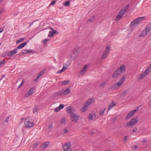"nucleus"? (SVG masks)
<instances>
[{
    "mask_svg": "<svg viewBox=\"0 0 151 151\" xmlns=\"http://www.w3.org/2000/svg\"><path fill=\"white\" fill-rule=\"evenodd\" d=\"M140 106H139L138 107L136 108L135 109H134V110L132 111V112H133V113L134 114L136 111H137L139 110V107Z\"/></svg>",
    "mask_w": 151,
    "mask_h": 151,
    "instance_id": "obj_38",
    "label": "nucleus"
},
{
    "mask_svg": "<svg viewBox=\"0 0 151 151\" xmlns=\"http://www.w3.org/2000/svg\"><path fill=\"white\" fill-rule=\"evenodd\" d=\"M89 104L86 102L83 107L81 109V111L82 112H84L88 108Z\"/></svg>",
    "mask_w": 151,
    "mask_h": 151,
    "instance_id": "obj_17",
    "label": "nucleus"
},
{
    "mask_svg": "<svg viewBox=\"0 0 151 151\" xmlns=\"http://www.w3.org/2000/svg\"><path fill=\"white\" fill-rule=\"evenodd\" d=\"M45 73V70H43L39 74V75H40V76L42 75V74H44Z\"/></svg>",
    "mask_w": 151,
    "mask_h": 151,
    "instance_id": "obj_47",
    "label": "nucleus"
},
{
    "mask_svg": "<svg viewBox=\"0 0 151 151\" xmlns=\"http://www.w3.org/2000/svg\"><path fill=\"white\" fill-rule=\"evenodd\" d=\"M138 117H136L135 118L132 119L129 122H127L125 127L127 128L129 127H132L138 121Z\"/></svg>",
    "mask_w": 151,
    "mask_h": 151,
    "instance_id": "obj_4",
    "label": "nucleus"
},
{
    "mask_svg": "<svg viewBox=\"0 0 151 151\" xmlns=\"http://www.w3.org/2000/svg\"><path fill=\"white\" fill-rule=\"evenodd\" d=\"M134 114V113L132 111H130L127 115L125 117L126 119H129Z\"/></svg>",
    "mask_w": 151,
    "mask_h": 151,
    "instance_id": "obj_21",
    "label": "nucleus"
},
{
    "mask_svg": "<svg viewBox=\"0 0 151 151\" xmlns=\"http://www.w3.org/2000/svg\"><path fill=\"white\" fill-rule=\"evenodd\" d=\"M115 105V104L113 103V101L110 104L108 109V110H109L111 109Z\"/></svg>",
    "mask_w": 151,
    "mask_h": 151,
    "instance_id": "obj_26",
    "label": "nucleus"
},
{
    "mask_svg": "<svg viewBox=\"0 0 151 151\" xmlns=\"http://www.w3.org/2000/svg\"><path fill=\"white\" fill-rule=\"evenodd\" d=\"M144 17H140L134 19L132 21L130 24V26L133 27L138 24L140 21L144 20Z\"/></svg>",
    "mask_w": 151,
    "mask_h": 151,
    "instance_id": "obj_5",
    "label": "nucleus"
},
{
    "mask_svg": "<svg viewBox=\"0 0 151 151\" xmlns=\"http://www.w3.org/2000/svg\"><path fill=\"white\" fill-rule=\"evenodd\" d=\"M40 77V75H39L38 74L36 77V78L35 79V81L37 82V81L38 79Z\"/></svg>",
    "mask_w": 151,
    "mask_h": 151,
    "instance_id": "obj_43",
    "label": "nucleus"
},
{
    "mask_svg": "<svg viewBox=\"0 0 151 151\" xmlns=\"http://www.w3.org/2000/svg\"><path fill=\"white\" fill-rule=\"evenodd\" d=\"M31 25H31V24H30L29 25V27H31Z\"/></svg>",
    "mask_w": 151,
    "mask_h": 151,
    "instance_id": "obj_64",
    "label": "nucleus"
},
{
    "mask_svg": "<svg viewBox=\"0 0 151 151\" xmlns=\"http://www.w3.org/2000/svg\"><path fill=\"white\" fill-rule=\"evenodd\" d=\"M49 39H45L43 40L42 41V43L44 44L45 45L47 42L48 41Z\"/></svg>",
    "mask_w": 151,
    "mask_h": 151,
    "instance_id": "obj_33",
    "label": "nucleus"
},
{
    "mask_svg": "<svg viewBox=\"0 0 151 151\" xmlns=\"http://www.w3.org/2000/svg\"><path fill=\"white\" fill-rule=\"evenodd\" d=\"M56 3V1H53L50 3V5L52 6L54 5Z\"/></svg>",
    "mask_w": 151,
    "mask_h": 151,
    "instance_id": "obj_46",
    "label": "nucleus"
},
{
    "mask_svg": "<svg viewBox=\"0 0 151 151\" xmlns=\"http://www.w3.org/2000/svg\"><path fill=\"white\" fill-rule=\"evenodd\" d=\"M95 19V16H93L90 18L89 19L87 20V22L88 21L90 22H92Z\"/></svg>",
    "mask_w": 151,
    "mask_h": 151,
    "instance_id": "obj_27",
    "label": "nucleus"
},
{
    "mask_svg": "<svg viewBox=\"0 0 151 151\" xmlns=\"http://www.w3.org/2000/svg\"><path fill=\"white\" fill-rule=\"evenodd\" d=\"M24 38H20L17 41H16V44H18V43L22 42L24 41Z\"/></svg>",
    "mask_w": 151,
    "mask_h": 151,
    "instance_id": "obj_28",
    "label": "nucleus"
},
{
    "mask_svg": "<svg viewBox=\"0 0 151 151\" xmlns=\"http://www.w3.org/2000/svg\"><path fill=\"white\" fill-rule=\"evenodd\" d=\"M9 117L8 116L6 119L4 121V122L5 123L8 122H9Z\"/></svg>",
    "mask_w": 151,
    "mask_h": 151,
    "instance_id": "obj_48",
    "label": "nucleus"
},
{
    "mask_svg": "<svg viewBox=\"0 0 151 151\" xmlns=\"http://www.w3.org/2000/svg\"><path fill=\"white\" fill-rule=\"evenodd\" d=\"M71 144L70 142L65 143L63 145V151H72V149L70 148Z\"/></svg>",
    "mask_w": 151,
    "mask_h": 151,
    "instance_id": "obj_10",
    "label": "nucleus"
},
{
    "mask_svg": "<svg viewBox=\"0 0 151 151\" xmlns=\"http://www.w3.org/2000/svg\"><path fill=\"white\" fill-rule=\"evenodd\" d=\"M24 80H23L22 81L21 84L19 85V86L18 88H19L20 87H21L24 84Z\"/></svg>",
    "mask_w": 151,
    "mask_h": 151,
    "instance_id": "obj_42",
    "label": "nucleus"
},
{
    "mask_svg": "<svg viewBox=\"0 0 151 151\" xmlns=\"http://www.w3.org/2000/svg\"><path fill=\"white\" fill-rule=\"evenodd\" d=\"M58 33V32L57 31L54 30H52L51 31H50L49 32V34L48 35V37H51L53 36L54 34H57Z\"/></svg>",
    "mask_w": 151,
    "mask_h": 151,
    "instance_id": "obj_16",
    "label": "nucleus"
},
{
    "mask_svg": "<svg viewBox=\"0 0 151 151\" xmlns=\"http://www.w3.org/2000/svg\"><path fill=\"white\" fill-rule=\"evenodd\" d=\"M4 10V9L3 8H1L0 9V14H1Z\"/></svg>",
    "mask_w": 151,
    "mask_h": 151,
    "instance_id": "obj_52",
    "label": "nucleus"
},
{
    "mask_svg": "<svg viewBox=\"0 0 151 151\" xmlns=\"http://www.w3.org/2000/svg\"><path fill=\"white\" fill-rule=\"evenodd\" d=\"M32 94V93H30V92L29 91L26 93L25 95V96L26 97H28L29 96L31 95Z\"/></svg>",
    "mask_w": 151,
    "mask_h": 151,
    "instance_id": "obj_34",
    "label": "nucleus"
},
{
    "mask_svg": "<svg viewBox=\"0 0 151 151\" xmlns=\"http://www.w3.org/2000/svg\"><path fill=\"white\" fill-rule=\"evenodd\" d=\"M96 132H97V131H96V130H94V132H93V133H96Z\"/></svg>",
    "mask_w": 151,
    "mask_h": 151,
    "instance_id": "obj_62",
    "label": "nucleus"
},
{
    "mask_svg": "<svg viewBox=\"0 0 151 151\" xmlns=\"http://www.w3.org/2000/svg\"><path fill=\"white\" fill-rule=\"evenodd\" d=\"M127 94V92L126 91H124L122 92L121 94V96H125Z\"/></svg>",
    "mask_w": 151,
    "mask_h": 151,
    "instance_id": "obj_39",
    "label": "nucleus"
},
{
    "mask_svg": "<svg viewBox=\"0 0 151 151\" xmlns=\"http://www.w3.org/2000/svg\"><path fill=\"white\" fill-rule=\"evenodd\" d=\"M33 23V22H32L31 24H30L32 25V24Z\"/></svg>",
    "mask_w": 151,
    "mask_h": 151,
    "instance_id": "obj_63",
    "label": "nucleus"
},
{
    "mask_svg": "<svg viewBox=\"0 0 151 151\" xmlns=\"http://www.w3.org/2000/svg\"><path fill=\"white\" fill-rule=\"evenodd\" d=\"M3 30V29L2 28H0V33L2 32Z\"/></svg>",
    "mask_w": 151,
    "mask_h": 151,
    "instance_id": "obj_60",
    "label": "nucleus"
},
{
    "mask_svg": "<svg viewBox=\"0 0 151 151\" xmlns=\"http://www.w3.org/2000/svg\"><path fill=\"white\" fill-rule=\"evenodd\" d=\"M67 112L68 113L70 114V115L74 113L76 111L75 109H73L71 106H68L67 108Z\"/></svg>",
    "mask_w": 151,
    "mask_h": 151,
    "instance_id": "obj_13",
    "label": "nucleus"
},
{
    "mask_svg": "<svg viewBox=\"0 0 151 151\" xmlns=\"http://www.w3.org/2000/svg\"><path fill=\"white\" fill-rule=\"evenodd\" d=\"M95 117V115L93 114H90L89 115L88 119L90 120L93 119Z\"/></svg>",
    "mask_w": 151,
    "mask_h": 151,
    "instance_id": "obj_24",
    "label": "nucleus"
},
{
    "mask_svg": "<svg viewBox=\"0 0 151 151\" xmlns=\"http://www.w3.org/2000/svg\"><path fill=\"white\" fill-rule=\"evenodd\" d=\"M71 92V90L68 88L65 89H63L60 91L55 93L54 94L55 97L58 96L60 95H65L70 93Z\"/></svg>",
    "mask_w": 151,
    "mask_h": 151,
    "instance_id": "obj_3",
    "label": "nucleus"
},
{
    "mask_svg": "<svg viewBox=\"0 0 151 151\" xmlns=\"http://www.w3.org/2000/svg\"><path fill=\"white\" fill-rule=\"evenodd\" d=\"M24 124L26 127L28 128H30L33 127L34 125V123L30 121L28 118L25 119Z\"/></svg>",
    "mask_w": 151,
    "mask_h": 151,
    "instance_id": "obj_8",
    "label": "nucleus"
},
{
    "mask_svg": "<svg viewBox=\"0 0 151 151\" xmlns=\"http://www.w3.org/2000/svg\"><path fill=\"white\" fill-rule=\"evenodd\" d=\"M5 62H6L5 61H1L0 62V64L2 65V64H4V63H5Z\"/></svg>",
    "mask_w": 151,
    "mask_h": 151,
    "instance_id": "obj_54",
    "label": "nucleus"
},
{
    "mask_svg": "<svg viewBox=\"0 0 151 151\" xmlns=\"http://www.w3.org/2000/svg\"><path fill=\"white\" fill-rule=\"evenodd\" d=\"M6 54L5 53L4 54H2V57H5L6 56Z\"/></svg>",
    "mask_w": 151,
    "mask_h": 151,
    "instance_id": "obj_59",
    "label": "nucleus"
},
{
    "mask_svg": "<svg viewBox=\"0 0 151 151\" xmlns=\"http://www.w3.org/2000/svg\"><path fill=\"white\" fill-rule=\"evenodd\" d=\"M95 101V100L94 99H89L87 102H86V103H87V104H89V105L92 103H93Z\"/></svg>",
    "mask_w": 151,
    "mask_h": 151,
    "instance_id": "obj_22",
    "label": "nucleus"
},
{
    "mask_svg": "<svg viewBox=\"0 0 151 151\" xmlns=\"http://www.w3.org/2000/svg\"><path fill=\"white\" fill-rule=\"evenodd\" d=\"M64 71L62 69H61V70L58 71L57 73H62Z\"/></svg>",
    "mask_w": 151,
    "mask_h": 151,
    "instance_id": "obj_51",
    "label": "nucleus"
},
{
    "mask_svg": "<svg viewBox=\"0 0 151 151\" xmlns=\"http://www.w3.org/2000/svg\"><path fill=\"white\" fill-rule=\"evenodd\" d=\"M105 109H102L100 111V113H99L100 115H102L104 114V111L105 110Z\"/></svg>",
    "mask_w": 151,
    "mask_h": 151,
    "instance_id": "obj_37",
    "label": "nucleus"
},
{
    "mask_svg": "<svg viewBox=\"0 0 151 151\" xmlns=\"http://www.w3.org/2000/svg\"><path fill=\"white\" fill-rule=\"evenodd\" d=\"M53 124L52 123H50L49 124V127L50 128H51L53 127Z\"/></svg>",
    "mask_w": 151,
    "mask_h": 151,
    "instance_id": "obj_53",
    "label": "nucleus"
},
{
    "mask_svg": "<svg viewBox=\"0 0 151 151\" xmlns=\"http://www.w3.org/2000/svg\"><path fill=\"white\" fill-rule=\"evenodd\" d=\"M70 118L72 122H77L79 119V116L75 114H71L70 115Z\"/></svg>",
    "mask_w": 151,
    "mask_h": 151,
    "instance_id": "obj_9",
    "label": "nucleus"
},
{
    "mask_svg": "<svg viewBox=\"0 0 151 151\" xmlns=\"http://www.w3.org/2000/svg\"><path fill=\"white\" fill-rule=\"evenodd\" d=\"M107 56H108V55H107L105 53H104L101 57L102 58V59H104Z\"/></svg>",
    "mask_w": 151,
    "mask_h": 151,
    "instance_id": "obj_41",
    "label": "nucleus"
},
{
    "mask_svg": "<svg viewBox=\"0 0 151 151\" xmlns=\"http://www.w3.org/2000/svg\"><path fill=\"white\" fill-rule=\"evenodd\" d=\"M5 76V75H3L2 76V78H4Z\"/></svg>",
    "mask_w": 151,
    "mask_h": 151,
    "instance_id": "obj_61",
    "label": "nucleus"
},
{
    "mask_svg": "<svg viewBox=\"0 0 151 151\" xmlns=\"http://www.w3.org/2000/svg\"><path fill=\"white\" fill-rule=\"evenodd\" d=\"M117 70L122 73L125 72V67L124 65H122L120 68Z\"/></svg>",
    "mask_w": 151,
    "mask_h": 151,
    "instance_id": "obj_14",
    "label": "nucleus"
},
{
    "mask_svg": "<svg viewBox=\"0 0 151 151\" xmlns=\"http://www.w3.org/2000/svg\"><path fill=\"white\" fill-rule=\"evenodd\" d=\"M127 137L128 136H125L123 139V141L125 143H126L127 141Z\"/></svg>",
    "mask_w": 151,
    "mask_h": 151,
    "instance_id": "obj_35",
    "label": "nucleus"
},
{
    "mask_svg": "<svg viewBox=\"0 0 151 151\" xmlns=\"http://www.w3.org/2000/svg\"><path fill=\"white\" fill-rule=\"evenodd\" d=\"M151 69V64L149 66L146 70L142 74L140 75L139 78L140 79H142L147 76L150 72Z\"/></svg>",
    "mask_w": 151,
    "mask_h": 151,
    "instance_id": "obj_6",
    "label": "nucleus"
},
{
    "mask_svg": "<svg viewBox=\"0 0 151 151\" xmlns=\"http://www.w3.org/2000/svg\"><path fill=\"white\" fill-rule=\"evenodd\" d=\"M129 7V5L128 4L127 5L121 10L116 17L115 19L116 21H118L122 18L126 12L127 10L128 9Z\"/></svg>",
    "mask_w": 151,
    "mask_h": 151,
    "instance_id": "obj_1",
    "label": "nucleus"
},
{
    "mask_svg": "<svg viewBox=\"0 0 151 151\" xmlns=\"http://www.w3.org/2000/svg\"><path fill=\"white\" fill-rule=\"evenodd\" d=\"M69 81H64L62 82V83L64 85H66L69 83Z\"/></svg>",
    "mask_w": 151,
    "mask_h": 151,
    "instance_id": "obj_32",
    "label": "nucleus"
},
{
    "mask_svg": "<svg viewBox=\"0 0 151 151\" xmlns=\"http://www.w3.org/2000/svg\"><path fill=\"white\" fill-rule=\"evenodd\" d=\"M66 68L67 67H65L64 65H63V68H62V69L64 71L66 69Z\"/></svg>",
    "mask_w": 151,
    "mask_h": 151,
    "instance_id": "obj_55",
    "label": "nucleus"
},
{
    "mask_svg": "<svg viewBox=\"0 0 151 151\" xmlns=\"http://www.w3.org/2000/svg\"><path fill=\"white\" fill-rule=\"evenodd\" d=\"M17 52V50L15 49L14 50L11 51L9 52H6L5 54H6L8 57H11L16 54Z\"/></svg>",
    "mask_w": 151,
    "mask_h": 151,
    "instance_id": "obj_12",
    "label": "nucleus"
},
{
    "mask_svg": "<svg viewBox=\"0 0 151 151\" xmlns=\"http://www.w3.org/2000/svg\"><path fill=\"white\" fill-rule=\"evenodd\" d=\"M64 104H61L58 107H59V108L61 110V109H62L63 108H64Z\"/></svg>",
    "mask_w": 151,
    "mask_h": 151,
    "instance_id": "obj_44",
    "label": "nucleus"
},
{
    "mask_svg": "<svg viewBox=\"0 0 151 151\" xmlns=\"http://www.w3.org/2000/svg\"><path fill=\"white\" fill-rule=\"evenodd\" d=\"M125 77L124 76L122 77L116 83H115L113 86V88H118V87L120 86L123 83Z\"/></svg>",
    "mask_w": 151,
    "mask_h": 151,
    "instance_id": "obj_7",
    "label": "nucleus"
},
{
    "mask_svg": "<svg viewBox=\"0 0 151 151\" xmlns=\"http://www.w3.org/2000/svg\"><path fill=\"white\" fill-rule=\"evenodd\" d=\"M39 109L38 106L37 105H35L34 108L33 109V112L34 113L37 112Z\"/></svg>",
    "mask_w": 151,
    "mask_h": 151,
    "instance_id": "obj_25",
    "label": "nucleus"
},
{
    "mask_svg": "<svg viewBox=\"0 0 151 151\" xmlns=\"http://www.w3.org/2000/svg\"><path fill=\"white\" fill-rule=\"evenodd\" d=\"M33 51V50L31 49H29V50H27V53H30L31 52H32Z\"/></svg>",
    "mask_w": 151,
    "mask_h": 151,
    "instance_id": "obj_49",
    "label": "nucleus"
},
{
    "mask_svg": "<svg viewBox=\"0 0 151 151\" xmlns=\"http://www.w3.org/2000/svg\"><path fill=\"white\" fill-rule=\"evenodd\" d=\"M87 68V65H85L81 71L80 72L79 74L81 75L85 73L86 72Z\"/></svg>",
    "mask_w": 151,
    "mask_h": 151,
    "instance_id": "obj_18",
    "label": "nucleus"
},
{
    "mask_svg": "<svg viewBox=\"0 0 151 151\" xmlns=\"http://www.w3.org/2000/svg\"><path fill=\"white\" fill-rule=\"evenodd\" d=\"M121 74V73L117 70L113 74L112 77L113 78H116L119 76Z\"/></svg>",
    "mask_w": 151,
    "mask_h": 151,
    "instance_id": "obj_19",
    "label": "nucleus"
},
{
    "mask_svg": "<svg viewBox=\"0 0 151 151\" xmlns=\"http://www.w3.org/2000/svg\"><path fill=\"white\" fill-rule=\"evenodd\" d=\"M60 110V109L59 108V107H57L55 109V111L56 112H58Z\"/></svg>",
    "mask_w": 151,
    "mask_h": 151,
    "instance_id": "obj_40",
    "label": "nucleus"
},
{
    "mask_svg": "<svg viewBox=\"0 0 151 151\" xmlns=\"http://www.w3.org/2000/svg\"><path fill=\"white\" fill-rule=\"evenodd\" d=\"M105 83H106L105 82H103L100 85V86H99L100 87H103L104 86Z\"/></svg>",
    "mask_w": 151,
    "mask_h": 151,
    "instance_id": "obj_45",
    "label": "nucleus"
},
{
    "mask_svg": "<svg viewBox=\"0 0 151 151\" xmlns=\"http://www.w3.org/2000/svg\"><path fill=\"white\" fill-rule=\"evenodd\" d=\"M151 30V22L148 24L145 29L143 30L139 35V37L145 36L149 33L150 31Z\"/></svg>",
    "mask_w": 151,
    "mask_h": 151,
    "instance_id": "obj_2",
    "label": "nucleus"
},
{
    "mask_svg": "<svg viewBox=\"0 0 151 151\" xmlns=\"http://www.w3.org/2000/svg\"><path fill=\"white\" fill-rule=\"evenodd\" d=\"M28 42V41H26L22 43L21 45L18 46L17 48H16V49H17V50H18V49H20L23 48L27 45Z\"/></svg>",
    "mask_w": 151,
    "mask_h": 151,
    "instance_id": "obj_15",
    "label": "nucleus"
},
{
    "mask_svg": "<svg viewBox=\"0 0 151 151\" xmlns=\"http://www.w3.org/2000/svg\"><path fill=\"white\" fill-rule=\"evenodd\" d=\"M68 132V130L67 129V127H66L64 129V132L65 133H67Z\"/></svg>",
    "mask_w": 151,
    "mask_h": 151,
    "instance_id": "obj_50",
    "label": "nucleus"
},
{
    "mask_svg": "<svg viewBox=\"0 0 151 151\" xmlns=\"http://www.w3.org/2000/svg\"><path fill=\"white\" fill-rule=\"evenodd\" d=\"M79 51L78 49H74L71 54V57L72 59H75L78 55Z\"/></svg>",
    "mask_w": 151,
    "mask_h": 151,
    "instance_id": "obj_11",
    "label": "nucleus"
},
{
    "mask_svg": "<svg viewBox=\"0 0 151 151\" xmlns=\"http://www.w3.org/2000/svg\"><path fill=\"white\" fill-rule=\"evenodd\" d=\"M35 87L34 86L32 88H31L29 91V92H30V93H32V94L33 92L35 90Z\"/></svg>",
    "mask_w": 151,
    "mask_h": 151,
    "instance_id": "obj_36",
    "label": "nucleus"
},
{
    "mask_svg": "<svg viewBox=\"0 0 151 151\" xmlns=\"http://www.w3.org/2000/svg\"><path fill=\"white\" fill-rule=\"evenodd\" d=\"M110 51V48L109 47L107 46L104 53L108 55L109 54Z\"/></svg>",
    "mask_w": 151,
    "mask_h": 151,
    "instance_id": "obj_23",
    "label": "nucleus"
},
{
    "mask_svg": "<svg viewBox=\"0 0 151 151\" xmlns=\"http://www.w3.org/2000/svg\"><path fill=\"white\" fill-rule=\"evenodd\" d=\"M65 3L64 4V5L66 6H68L70 4V1H65Z\"/></svg>",
    "mask_w": 151,
    "mask_h": 151,
    "instance_id": "obj_29",
    "label": "nucleus"
},
{
    "mask_svg": "<svg viewBox=\"0 0 151 151\" xmlns=\"http://www.w3.org/2000/svg\"><path fill=\"white\" fill-rule=\"evenodd\" d=\"M66 119L65 118H63L61 120L60 123L61 124H64L65 123Z\"/></svg>",
    "mask_w": 151,
    "mask_h": 151,
    "instance_id": "obj_30",
    "label": "nucleus"
},
{
    "mask_svg": "<svg viewBox=\"0 0 151 151\" xmlns=\"http://www.w3.org/2000/svg\"><path fill=\"white\" fill-rule=\"evenodd\" d=\"M27 53V50H22L21 52L19 54V55H20L22 54Z\"/></svg>",
    "mask_w": 151,
    "mask_h": 151,
    "instance_id": "obj_31",
    "label": "nucleus"
},
{
    "mask_svg": "<svg viewBox=\"0 0 151 151\" xmlns=\"http://www.w3.org/2000/svg\"><path fill=\"white\" fill-rule=\"evenodd\" d=\"M137 128L136 127H134L133 128V131L134 132H135L137 131Z\"/></svg>",
    "mask_w": 151,
    "mask_h": 151,
    "instance_id": "obj_56",
    "label": "nucleus"
},
{
    "mask_svg": "<svg viewBox=\"0 0 151 151\" xmlns=\"http://www.w3.org/2000/svg\"><path fill=\"white\" fill-rule=\"evenodd\" d=\"M49 143V142L48 141H46L42 144L41 145L40 147L42 149L45 148L47 147V146H48Z\"/></svg>",
    "mask_w": 151,
    "mask_h": 151,
    "instance_id": "obj_20",
    "label": "nucleus"
},
{
    "mask_svg": "<svg viewBox=\"0 0 151 151\" xmlns=\"http://www.w3.org/2000/svg\"><path fill=\"white\" fill-rule=\"evenodd\" d=\"M38 146V145L37 144H35L34 145V147H36Z\"/></svg>",
    "mask_w": 151,
    "mask_h": 151,
    "instance_id": "obj_58",
    "label": "nucleus"
},
{
    "mask_svg": "<svg viewBox=\"0 0 151 151\" xmlns=\"http://www.w3.org/2000/svg\"><path fill=\"white\" fill-rule=\"evenodd\" d=\"M137 146L136 145H134L133 147V149H137Z\"/></svg>",
    "mask_w": 151,
    "mask_h": 151,
    "instance_id": "obj_57",
    "label": "nucleus"
}]
</instances>
